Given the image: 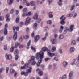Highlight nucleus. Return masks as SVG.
<instances>
[{
  "mask_svg": "<svg viewBox=\"0 0 79 79\" xmlns=\"http://www.w3.org/2000/svg\"><path fill=\"white\" fill-rule=\"evenodd\" d=\"M32 68L31 66H30L28 67V69H27L26 72H21V75H24L25 76H27L28 75L29 73H31L32 72Z\"/></svg>",
  "mask_w": 79,
  "mask_h": 79,
  "instance_id": "obj_2",
  "label": "nucleus"
},
{
  "mask_svg": "<svg viewBox=\"0 0 79 79\" xmlns=\"http://www.w3.org/2000/svg\"><path fill=\"white\" fill-rule=\"evenodd\" d=\"M20 43L18 42H15V45L14 47L15 48H17L18 46H19V45H20Z\"/></svg>",
  "mask_w": 79,
  "mask_h": 79,
  "instance_id": "obj_20",
  "label": "nucleus"
},
{
  "mask_svg": "<svg viewBox=\"0 0 79 79\" xmlns=\"http://www.w3.org/2000/svg\"><path fill=\"white\" fill-rule=\"evenodd\" d=\"M50 40L52 42V44H56L57 43V41L54 38H51L50 39Z\"/></svg>",
  "mask_w": 79,
  "mask_h": 79,
  "instance_id": "obj_9",
  "label": "nucleus"
},
{
  "mask_svg": "<svg viewBox=\"0 0 79 79\" xmlns=\"http://www.w3.org/2000/svg\"><path fill=\"white\" fill-rule=\"evenodd\" d=\"M48 34L49 33L48 32H46L45 33L44 35L45 36L47 37L48 36Z\"/></svg>",
  "mask_w": 79,
  "mask_h": 79,
  "instance_id": "obj_63",
  "label": "nucleus"
},
{
  "mask_svg": "<svg viewBox=\"0 0 79 79\" xmlns=\"http://www.w3.org/2000/svg\"><path fill=\"white\" fill-rule=\"evenodd\" d=\"M68 31H69V28L67 27H66L65 28V30L64 31L63 34H66L67 33Z\"/></svg>",
  "mask_w": 79,
  "mask_h": 79,
  "instance_id": "obj_23",
  "label": "nucleus"
},
{
  "mask_svg": "<svg viewBox=\"0 0 79 79\" xmlns=\"http://www.w3.org/2000/svg\"><path fill=\"white\" fill-rule=\"evenodd\" d=\"M44 52L42 51H41L36 54L35 58L37 59H39L38 60H42L44 57Z\"/></svg>",
  "mask_w": 79,
  "mask_h": 79,
  "instance_id": "obj_1",
  "label": "nucleus"
},
{
  "mask_svg": "<svg viewBox=\"0 0 79 79\" xmlns=\"http://www.w3.org/2000/svg\"><path fill=\"white\" fill-rule=\"evenodd\" d=\"M47 54L51 57H52L54 56H57L58 53H51L50 50H49L47 51Z\"/></svg>",
  "mask_w": 79,
  "mask_h": 79,
  "instance_id": "obj_5",
  "label": "nucleus"
},
{
  "mask_svg": "<svg viewBox=\"0 0 79 79\" xmlns=\"http://www.w3.org/2000/svg\"><path fill=\"white\" fill-rule=\"evenodd\" d=\"M15 47H12L10 49V51L11 52H13L14 51Z\"/></svg>",
  "mask_w": 79,
  "mask_h": 79,
  "instance_id": "obj_45",
  "label": "nucleus"
},
{
  "mask_svg": "<svg viewBox=\"0 0 79 79\" xmlns=\"http://www.w3.org/2000/svg\"><path fill=\"white\" fill-rule=\"evenodd\" d=\"M6 72L7 73H8L9 70V68L8 67H7L6 68Z\"/></svg>",
  "mask_w": 79,
  "mask_h": 79,
  "instance_id": "obj_55",
  "label": "nucleus"
},
{
  "mask_svg": "<svg viewBox=\"0 0 79 79\" xmlns=\"http://www.w3.org/2000/svg\"><path fill=\"white\" fill-rule=\"evenodd\" d=\"M35 57L34 56H32L31 57L30 59L29 60L28 63H31V65H34L36 63V61H35Z\"/></svg>",
  "mask_w": 79,
  "mask_h": 79,
  "instance_id": "obj_4",
  "label": "nucleus"
},
{
  "mask_svg": "<svg viewBox=\"0 0 79 79\" xmlns=\"http://www.w3.org/2000/svg\"><path fill=\"white\" fill-rule=\"evenodd\" d=\"M51 58H47L45 59V61H47L48 60H50Z\"/></svg>",
  "mask_w": 79,
  "mask_h": 79,
  "instance_id": "obj_64",
  "label": "nucleus"
},
{
  "mask_svg": "<svg viewBox=\"0 0 79 79\" xmlns=\"http://www.w3.org/2000/svg\"><path fill=\"white\" fill-rule=\"evenodd\" d=\"M77 13L76 12H73L72 14L73 17L74 18L76 17H77Z\"/></svg>",
  "mask_w": 79,
  "mask_h": 79,
  "instance_id": "obj_31",
  "label": "nucleus"
},
{
  "mask_svg": "<svg viewBox=\"0 0 79 79\" xmlns=\"http://www.w3.org/2000/svg\"><path fill=\"white\" fill-rule=\"evenodd\" d=\"M31 40H29L27 44V45L28 46H30L31 45Z\"/></svg>",
  "mask_w": 79,
  "mask_h": 79,
  "instance_id": "obj_53",
  "label": "nucleus"
},
{
  "mask_svg": "<svg viewBox=\"0 0 79 79\" xmlns=\"http://www.w3.org/2000/svg\"><path fill=\"white\" fill-rule=\"evenodd\" d=\"M23 35L21 36L20 37V38L19 40V41L21 42H22L23 41Z\"/></svg>",
  "mask_w": 79,
  "mask_h": 79,
  "instance_id": "obj_35",
  "label": "nucleus"
},
{
  "mask_svg": "<svg viewBox=\"0 0 79 79\" xmlns=\"http://www.w3.org/2000/svg\"><path fill=\"white\" fill-rule=\"evenodd\" d=\"M74 26L73 25H70L69 29H68L69 31V32H71L73 30V28Z\"/></svg>",
  "mask_w": 79,
  "mask_h": 79,
  "instance_id": "obj_16",
  "label": "nucleus"
},
{
  "mask_svg": "<svg viewBox=\"0 0 79 79\" xmlns=\"http://www.w3.org/2000/svg\"><path fill=\"white\" fill-rule=\"evenodd\" d=\"M31 48L34 51V52L36 51V49H35V48L34 47H33V46L31 47Z\"/></svg>",
  "mask_w": 79,
  "mask_h": 79,
  "instance_id": "obj_58",
  "label": "nucleus"
},
{
  "mask_svg": "<svg viewBox=\"0 0 79 79\" xmlns=\"http://www.w3.org/2000/svg\"><path fill=\"white\" fill-rule=\"evenodd\" d=\"M73 62L71 63L70 64L72 65H75V62L76 61V59H74L73 60Z\"/></svg>",
  "mask_w": 79,
  "mask_h": 79,
  "instance_id": "obj_30",
  "label": "nucleus"
},
{
  "mask_svg": "<svg viewBox=\"0 0 79 79\" xmlns=\"http://www.w3.org/2000/svg\"><path fill=\"white\" fill-rule=\"evenodd\" d=\"M4 34L5 35H6L8 34V31L6 28H4Z\"/></svg>",
  "mask_w": 79,
  "mask_h": 79,
  "instance_id": "obj_22",
  "label": "nucleus"
},
{
  "mask_svg": "<svg viewBox=\"0 0 79 79\" xmlns=\"http://www.w3.org/2000/svg\"><path fill=\"white\" fill-rule=\"evenodd\" d=\"M41 20H42V19L41 18H39L38 19V21L37 23H39L41 22Z\"/></svg>",
  "mask_w": 79,
  "mask_h": 79,
  "instance_id": "obj_50",
  "label": "nucleus"
},
{
  "mask_svg": "<svg viewBox=\"0 0 79 79\" xmlns=\"http://www.w3.org/2000/svg\"><path fill=\"white\" fill-rule=\"evenodd\" d=\"M68 64V62L66 61H63L62 62V65L64 67H66Z\"/></svg>",
  "mask_w": 79,
  "mask_h": 79,
  "instance_id": "obj_11",
  "label": "nucleus"
},
{
  "mask_svg": "<svg viewBox=\"0 0 79 79\" xmlns=\"http://www.w3.org/2000/svg\"><path fill=\"white\" fill-rule=\"evenodd\" d=\"M75 65L77 67H79V61L76 60L75 62Z\"/></svg>",
  "mask_w": 79,
  "mask_h": 79,
  "instance_id": "obj_38",
  "label": "nucleus"
},
{
  "mask_svg": "<svg viewBox=\"0 0 79 79\" xmlns=\"http://www.w3.org/2000/svg\"><path fill=\"white\" fill-rule=\"evenodd\" d=\"M15 60H18V59L19 57V56L18 55H15Z\"/></svg>",
  "mask_w": 79,
  "mask_h": 79,
  "instance_id": "obj_46",
  "label": "nucleus"
},
{
  "mask_svg": "<svg viewBox=\"0 0 79 79\" xmlns=\"http://www.w3.org/2000/svg\"><path fill=\"white\" fill-rule=\"evenodd\" d=\"M63 1L62 0H59V2H58V4L60 6H61L63 5Z\"/></svg>",
  "mask_w": 79,
  "mask_h": 79,
  "instance_id": "obj_21",
  "label": "nucleus"
},
{
  "mask_svg": "<svg viewBox=\"0 0 79 79\" xmlns=\"http://www.w3.org/2000/svg\"><path fill=\"white\" fill-rule=\"evenodd\" d=\"M73 72L71 71L69 73V74L68 77L69 78H71L73 76Z\"/></svg>",
  "mask_w": 79,
  "mask_h": 79,
  "instance_id": "obj_25",
  "label": "nucleus"
},
{
  "mask_svg": "<svg viewBox=\"0 0 79 79\" xmlns=\"http://www.w3.org/2000/svg\"><path fill=\"white\" fill-rule=\"evenodd\" d=\"M58 52L62 54L63 53V51L62 49L61 48H59L58 50Z\"/></svg>",
  "mask_w": 79,
  "mask_h": 79,
  "instance_id": "obj_28",
  "label": "nucleus"
},
{
  "mask_svg": "<svg viewBox=\"0 0 79 79\" xmlns=\"http://www.w3.org/2000/svg\"><path fill=\"white\" fill-rule=\"evenodd\" d=\"M56 49V47L55 46H53L52 48L51 51L52 52H55Z\"/></svg>",
  "mask_w": 79,
  "mask_h": 79,
  "instance_id": "obj_32",
  "label": "nucleus"
},
{
  "mask_svg": "<svg viewBox=\"0 0 79 79\" xmlns=\"http://www.w3.org/2000/svg\"><path fill=\"white\" fill-rule=\"evenodd\" d=\"M28 63H25L23 66H22L21 67V69H26L27 68L29 67H28Z\"/></svg>",
  "mask_w": 79,
  "mask_h": 79,
  "instance_id": "obj_15",
  "label": "nucleus"
},
{
  "mask_svg": "<svg viewBox=\"0 0 79 79\" xmlns=\"http://www.w3.org/2000/svg\"><path fill=\"white\" fill-rule=\"evenodd\" d=\"M24 46L25 45H19V48H21L24 47Z\"/></svg>",
  "mask_w": 79,
  "mask_h": 79,
  "instance_id": "obj_52",
  "label": "nucleus"
},
{
  "mask_svg": "<svg viewBox=\"0 0 79 79\" xmlns=\"http://www.w3.org/2000/svg\"><path fill=\"white\" fill-rule=\"evenodd\" d=\"M42 60H38V61L36 65L38 66H39L40 65V64L42 63Z\"/></svg>",
  "mask_w": 79,
  "mask_h": 79,
  "instance_id": "obj_19",
  "label": "nucleus"
},
{
  "mask_svg": "<svg viewBox=\"0 0 79 79\" xmlns=\"http://www.w3.org/2000/svg\"><path fill=\"white\" fill-rule=\"evenodd\" d=\"M19 22V18H17L15 19V22L16 23H18Z\"/></svg>",
  "mask_w": 79,
  "mask_h": 79,
  "instance_id": "obj_44",
  "label": "nucleus"
},
{
  "mask_svg": "<svg viewBox=\"0 0 79 79\" xmlns=\"http://www.w3.org/2000/svg\"><path fill=\"white\" fill-rule=\"evenodd\" d=\"M14 9H12L10 11V13L11 14H12L14 13Z\"/></svg>",
  "mask_w": 79,
  "mask_h": 79,
  "instance_id": "obj_54",
  "label": "nucleus"
},
{
  "mask_svg": "<svg viewBox=\"0 0 79 79\" xmlns=\"http://www.w3.org/2000/svg\"><path fill=\"white\" fill-rule=\"evenodd\" d=\"M32 15V13L31 12H28L26 16H29Z\"/></svg>",
  "mask_w": 79,
  "mask_h": 79,
  "instance_id": "obj_57",
  "label": "nucleus"
},
{
  "mask_svg": "<svg viewBox=\"0 0 79 79\" xmlns=\"http://www.w3.org/2000/svg\"><path fill=\"white\" fill-rule=\"evenodd\" d=\"M64 38V35H63V34H60L59 36L58 39L60 40H61L63 39Z\"/></svg>",
  "mask_w": 79,
  "mask_h": 79,
  "instance_id": "obj_14",
  "label": "nucleus"
},
{
  "mask_svg": "<svg viewBox=\"0 0 79 79\" xmlns=\"http://www.w3.org/2000/svg\"><path fill=\"white\" fill-rule=\"evenodd\" d=\"M65 16V15H63L60 18V19L61 20L62 19L60 22V23L62 25H64L66 23V22L65 21V20L66 19V18L64 17Z\"/></svg>",
  "mask_w": 79,
  "mask_h": 79,
  "instance_id": "obj_6",
  "label": "nucleus"
},
{
  "mask_svg": "<svg viewBox=\"0 0 79 79\" xmlns=\"http://www.w3.org/2000/svg\"><path fill=\"white\" fill-rule=\"evenodd\" d=\"M48 17L50 18H52L53 17L54 15H53V12H50L48 13Z\"/></svg>",
  "mask_w": 79,
  "mask_h": 79,
  "instance_id": "obj_17",
  "label": "nucleus"
},
{
  "mask_svg": "<svg viewBox=\"0 0 79 79\" xmlns=\"http://www.w3.org/2000/svg\"><path fill=\"white\" fill-rule=\"evenodd\" d=\"M42 50L44 52H46L47 51V52L48 50H48V48L46 47H44L42 48Z\"/></svg>",
  "mask_w": 79,
  "mask_h": 79,
  "instance_id": "obj_18",
  "label": "nucleus"
},
{
  "mask_svg": "<svg viewBox=\"0 0 79 79\" xmlns=\"http://www.w3.org/2000/svg\"><path fill=\"white\" fill-rule=\"evenodd\" d=\"M37 26H38V24L37 23H35L33 25V28L34 29H36V27H37Z\"/></svg>",
  "mask_w": 79,
  "mask_h": 79,
  "instance_id": "obj_41",
  "label": "nucleus"
},
{
  "mask_svg": "<svg viewBox=\"0 0 79 79\" xmlns=\"http://www.w3.org/2000/svg\"><path fill=\"white\" fill-rule=\"evenodd\" d=\"M76 41L73 40L71 42V44L72 46H74L76 45Z\"/></svg>",
  "mask_w": 79,
  "mask_h": 79,
  "instance_id": "obj_34",
  "label": "nucleus"
},
{
  "mask_svg": "<svg viewBox=\"0 0 79 79\" xmlns=\"http://www.w3.org/2000/svg\"><path fill=\"white\" fill-rule=\"evenodd\" d=\"M30 5L31 6H35V1H32L30 2Z\"/></svg>",
  "mask_w": 79,
  "mask_h": 79,
  "instance_id": "obj_36",
  "label": "nucleus"
},
{
  "mask_svg": "<svg viewBox=\"0 0 79 79\" xmlns=\"http://www.w3.org/2000/svg\"><path fill=\"white\" fill-rule=\"evenodd\" d=\"M67 16L68 17H73V14H69L67 15Z\"/></svg>",
  "mask_w": 79,
  "mask_h": 79,
  "instance_id": "obj_48",
  "label": "nucleus"
},
{
  "mask_svg": "<svg viewBox=\"0 0 79 79\" xmlns=\"http://www.w3.org/2000/svg\"><path fill=\"white\" fill-rule=\"evenodd\" d=\"M31 19L29 17H27L26 19V21L25 22V24L26 25H28L30 22Z\"/></svg>",
  "mask_w": 79,
  "mask_h": 79,
  "instance_id": "obj_7",
  "label": "nucleus"
},
{
  "mask_svg": "<svg viewBox=\"0 0 79 79\" xmlns=\"http://www.w3.org/2000/svg\"><path fill=\"white\" fill-rule=\"evenodd\" d=\"M4 19V18L3 16H0V21L3 20Z\"/></svg>",
  "mask_w": 79,
  "mask_h": 79,
  "instance_id": "obj_61",
  "label": "nucleus"
},
{
  "mask_svg": "<svg viewBox=\"0 0 79 79\" xmlns=\"http://www.w3.org/2000/svg\"><path fill=\"white\" fill-rule=\"evenodd\" d=\"M39 15L37 13H35L33 17V18L34 20H36L38 19Z\"/></svg>",
  "mask_w": 79,
  "mask_h": 79,
  "instance_id": "obj_10",
  "label": "nucleus"
},
{
  "mask_svg": "<svg viewBox=\"0 0 79 79\" xmlns=\"http://www.w3.org/2000/svg\"><path fill=\"white\" fill-rule=\"evenodd\" d=\"M4 37L3 36H2L0 38V41H2L4 40Z\"/></svg>",
  "mask_w": 79,
  "mask_h": 79,
  "instance_id": "obj_56",
  "label": "nucleus"
},
{
  "mask_svg": "<svg viewBox=\"0 0 79 79\" xmlns=\"http://www.w3.org/2000/svg\"><path fill=\"white\" fill-rule=\"evenodd\" d=\"M75 51V48L73 46L71 47L69 49V52L73 53Z\"/></svg>",
  "mask_w": 79,
  "mask_h": 79,
  "instance_id": "obj_12",
  "label": "nucleus"
},
{
  "mask_svg": "<svg viewBox=\"0 0 79 79\" xmlns=\"http://www.w3.org/2000/svg\"><path fill=\"white\" fill-rule=\"evenodd\" d=\"M75 8V5H73L72 6H71V8H70V10L72 11L74 9V8Z\"/></svg>",
  "mask_w": 79,
  "mask_h": 79,
  "instance_id": "obj_42",
  "label": "nucleus"
},
{
  "mask_svg": "<svg viewBox=\"0 0 79 79\" xmlns=\"http://www.w3.org/2000/svg\"><path fill=\"white\" fill-rule=\"evenodd\" d=\"M3 49L5 51H7L8 50L7 45H5L4 46Z\"/></svg>",
  "mask_w": 79,
  "mask_h": 79,
  "instance_id": "obj_43",
  "label": "nucleus"
},
{
  "mask_svg": "<svg viewBox=\"0 0 79 79\" xmlns=\"http://www.w3.org/2000/svg\"><path fill=\"white\" fill-rule=\"evenodd\" d=\"M63 79H66L67 78V75L66 74H64L62 76Z\"/></svg>",
  "mask_w": 79,
  "mask_h": 79,
  "instance_id": "obj_47",
  "label": "nucleus"
},
{
  "mask_svg": "<svg viewBox=\"0 0 79 79\" xmlns=\"http://www.w3.org/2000/svg\"><path fill=\"white\" fill-rule=\"evenodd\" d=\"M23 25V22H21L19 23V25L20 26H21V25Z\"/></svg>",
  "mask_w": 79,
  "mask_h": 79,
  "instance_id": "obj_62",
  "label": "nucleus"
},
{
  "mask_svg": "<svg viewBox=\"0 0 79 79\" xmlns=\"http://www.w3.org/2000/svg\"><path fill=\"white\" fill-rule=\"evenodd\" d=\"M14 2L13 0H8L7 3L9 5H11Z\"/></svg>",
  "mask_w": 79,
  "mask_h": 79,
  "instance_id": "obj_24",
  "label": "nucleus"
},
{
  "mask_svg": "<svg viewBox=\"0 0 79 79\" xmlns=\"http://www.w3.org/2000/svg\"><path fill=\"white\" fill-rule=\"evenodd\" d=\"M35 42H36L40 39V36L39 35H36L34 37Z\"/></svg>",
  "mask_w": 79,
  "mask_h": 79,
  "instance_id": "obj_13",
  "label": "nucleus"
},
{
  "mask_svg": "<svg viewBox=\"0 0 79 79\" xmlns=\"http://www.w3.org/2000/svg\"><path fill=\"white\" fill-rule=\"evenodd\" d=\"M48 30V27L47 26H46L44 28V31H47Z\"/></svg>",
  "mask_w": 79,
  "mask_h": 79,
  "instance_id": "obj_40",
  "label": "nucleus"
},
{
  "mask_svg": "<svg viewBox=\"0 0 79 79\" xmlns=\"http://www.w3.org/2000/svg\"><path fill=\"white\" fill-rule=\"evenodd\" d=\"M15 29L16 30V31H18L19 29V28L18 26L16 27L15 26H14L13 27V31L14 32V34L13 36V39L14 40H15V41L17 39V32L16 31L15 32Z\"/></svg>",
  "mask_w": 79,
  "mask_h": 79,
  "instance_id": "obj_3",
  "label": "nucleus"
},
{
  "mask_svg": "<svg viewBox=\"0 0 79 79\" xmlns=\"http://www.w3.org/2000/svg\"><path fill=\"white\" fill-rule=\"evenodd\" d=\"M6 58L8 60H10L12 59V56L11 54H6L5 56Z\"/></svg>",
  "mask_w": 79,
  "mask_h": 79,
  "instance_id": "obj_8",
  "label": "nucleus"
},
{
  "mask_svg": "<svg viewBox=\"0 0 79 79\" xmlns=\"http://www.w3.org/2000/svg\"><path fill=\"white\" fill-rule=\"evenodd\" d=\"M54 37L56 39L58 37V34H55L54 35Z\"/></svg>",
  "mask_w": 79,
  "mask_h": 79,
  "instance_id": "obj_60",
  "label": "nucleus"
},
{
  "mask_svg": "<svg viewBox=\"0 0 79 79\" xmlns=\"http://www.w3.org/2000/svg\"><path fill=\"white\" fill-rule=\"evenodd\" d=\"M23 38L25 40H27L29 38V35H26L25 36H23Z\"/></svg>",
  "mask_w": 79,
  "mask_h": 79,
  "instance_id": "obj_29",
  "label": "nucleus"
},
{
  "mask_svg": "<svg viewBox=\"0 0 79 79\" xmlns=\"http://www.w3.org/2000/svg\"><path fill=\"white\" fill-rule=\"evenodd\" d=\"M48 2L49 5L51 4V3L53 2L52 0H48Z\"/></svg>",
  "mask_w": 79,
  "mask_h": 79,
  "instance_id": "obj_51",
  "label": "nucleus"
},
{
  "mask_svg": "<svg viewBox=\"0 0 79 79\" xmlns=\"http://www.w3.org/2000/svg\"><path fill=\"white\" fill-rule=\"evenodd\" d=\"M10 72L11 74H13L15 72V70L13 69H11L10 70Z\"/></svg>",
  "mask_w": 79,
  "mask_h": 79,
  "instance_id": "obj_27",
  "label": "nucleus"
},
{
  "mask_svg": "<svg viewBox=\"0 0 79 79\" xmlns=\"http://www.w3.org/2000/svg\"><path fill=\"white\" fill-rule=\"evenodd\" d=\"M26 6H30L31 5L30 2L29 3L27 1H26L25 2Z\"/></svg>",
  "mask_w": 79,
  "mask_h": 79,
  "instance_id": "obj_37",
  "label": "nucleus"
},
{
  "mask_svg": "<svg viewBox=\"0 0 79 79\" xmlns=\"http://www.w3.org/2000/svg\"><path fill=\"white\" fill-rule=\"evenodd\" d=\"M19 53V50L18 49H16L14 52L15 55H18Z\"/></svg>",
  "mask_w": 79,
  "mask_h": 79,
  "instance_id": "obj_33",
  "label": "nucleus"
},
{
  "mask_svg": "<svg viewBox=\"0 0 79 79\" xmlns=\"http://www.w3.org/2000/svg\"><path fill=\"white\" fill-rule=\"evenodd\" d=\"M54 59L56 61H58L59 60V59L56 57H54Z\"/></svg>",
  "mask_w": 79,
  "mask_h": 79,
  "instance_id": "obj_59",
  "label": "nucleus"
},
{
  "mask_svg": "<svg viewBox=\"0 0 79 79\" xmlns=\"http://www.w3.org/2000/svg\"><path fill=\"white\" fill-rule=\"evenodd\" d=\"M27 13L26 12H23V13L22 15V16L23 17H25L26 16H27Z\"/></svg>",
  "mask_w": 79,
  "mask_h": 79,
  "instance_id": "obj_49",
  "label": "nucleus"
},
{
  "mask_svg": "<svg viewBox=\"0 0 79 79\" xmlns=\"http://www.w3.org/2000/svg\"><path fill=\"white\" fill-rule=\"evenodd\" d=\"M38 74L40 76H42L43 75V72L42 71H39L38 73Z\"/></svg>",
  "mask_w": 79,
  "mask_h": 79,
  "instance_id": "obj_39",
  "label": "nucleus"
},
{
  "mask_svg": "<svg viewBox=\"0 0 79 79\" xmlns=\"http://www.w3.org/2000/svg\"><path fill=\"white\" fill-rule=\"evenodd\" d=\"M52 21L51 20H48L46 22V23L48 25H51L52 24Z\"/></svg>",
  "mask_w": 79,
  "mask_h": 79,
  "instance_id": "obj_26",
  "label": "nucleus"
}]
</instances>
